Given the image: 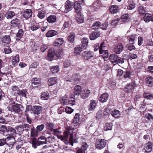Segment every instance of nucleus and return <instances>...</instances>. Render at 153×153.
I'll use <instances>...</instances> for the list:
<instances>
[{
    "mask_svg": "<svg viewBox=\"0 0 153 153\" xmlns=\"http://www.w3.org/2000/svg\"><path fill=\"white\" fill-rule=\"evenodd\" d=\"M79 114L78 113L75 114L72 124L75 126L74 128L76 129L78 127L79 121Z\"/></svg>",
    "mask_w": 153,
    "mask_h": 153,
    "instance_id": "11",
    "label": "nucleus"
},
{
    "mask_svg": "<svg viewBox=\"0 0 153 153\" xmlns=\"http://www.w3.org/2000/svg\"><path fill=\"white\" fill-rule=\"evenodd\" d=\"M110 113L111 115L115 118L118 117L120 115V111L117 109H115L113 111H111Z\"/></svg>",
    "mask_w": 153,
    "mask_h": 153,
    "instance_id": "33",
    "label": "nucleus"
},
{
    "mask_svg": "<svg viewBox=\"0 0 153 153\" xmlns=\"http://www.w3.org/2000/svg\"><path fill=\"white\" fill-rule=\"evenodd\" d=\"M109 58L112 62H116L117 59H118V57L116 55L112 54L110 56Z\"/></svg>",
    "mask_w": 153,
    "mask_h": 153,
    "instance_id": "54",
    "label": "nucleus"
},
{
    "mask_svg": "<svg viewBox=\"0 0 153 153\" xmlns=\"http://www.w3.org/2000/svg\"><path fill=\"white\" fill-rule=\"evenodd\" d=\"M47 140L46 137L43 136H41L38 140V146L47 144Z\"/></svg>",
    "mask_w": 153,
    "mask_h": 153,
    "instance_id": "18",
    "label": "nucleus"
},
{
    "mask_svg": "<svg viewBox=\"0 0 153 153\" xmlns=\"http://www.w3.org/2000/svg\"><path fill=\"white\" fill-rule=\"evenodd\" d=\"M88 147V145L86 143H84L82 144L81 149L84 152V153H85V151L87 150Z\"/></svg>",
    "mask_w": 153,
    "mask_h": 153,
    "instance_id": "61",
    "label": "nucleus"
},
{
    "mask_svg": "<svg viewBox=\"0 0 153 153\" xmlns=\"http://www.w3.org/2000/svg\"><path fill=\"white\" fill-rule=\"evenodd\" d=\"M15 15V13L13 11L9 10L5 14L6 18L8 19H11Z\"/></svg>",
    "mask_w": 153,
    "mask_h": 153,
    "instance_id": "27",
    "label": "nucleus"
},
{
    "mask_svg": "<svg viewBox=\"0 0 153 153\" xmlns=\"http://www.w3.org/2000/svg\"><path fill=\"white\" fill-rule=\"evenodd\" d=\"M85 49L81 45H77L75 48L74 54L76 55H78L81 52Z\"/></svg>",
    "mask_w": 153,
    "mask_h": 153,
    "instance_id": "10",
    "label": "nucleus"
},
{
    "mask_svg": "<svg viewBox=\"0 0 153 153\" xmlns=\"http://www.w3.org/2000/svg\"><path fill=\"white\" fill-rule=\"evenodd\" d=\"M56 50L53 48L50 49L48 51V57L50 60L53 58L54 56H56Z\"/></svg>",
    "mask_w": 153,
    "mask_h": 153,
    "instance_id": "20",
    "label": "nucleus"
},
{
    "mask_svg": "<svg viewBox=\"0 0 153 153\" xmlns=\"http://www.w3.org/2000/svg\"><path fill=\"white\" fill-rule=\"evenodd\" d=\"M71 65V62L70 60H66L64 62V68L69 67Z\"/></svg>",
    "mask_w": 153,
    "mask_h": 153,
    "instance_id": "62",
    "label": "nucleus"
},
{
    "mask_svg": "<svg viewBox=\"0 0 153 153\" xmlns=\"http://www.w3.org/2000/svg\"><path fill=\"white\" fill-rule=\"evenodd\" d=\"M62 51V49L61 48H59L57 50H56V56L57 57H60L63 53Z\"/></svg>",
    "mask_w": 153,
    "mask_h": 153,
    "instance_id": "49",
    "label": "nucleus"
},
{
    "mask_svg": "<svg viewBox=\"0 0 153 153\" xmlns=\"http://www.w3.org/2000/svg\"><path fill=\"white\" fill-rule=\"evenodd\" d=\"M75 36V34L74 33H71L68 36V41L70 42H73L74 40Z\"/></svg>",
    "mask_w": 153,
    "mask_h": 153,
    "instance_id": "45",
    "label": "nucleus"
},
{
    "mask_svg": "<svg viewBox=\"0 0 153 153\" xmlns=\"http://www.w3.org/2000/svg\"><path fill=\"white\" fill-rule=\"evenodd\" d=\"M65 112L66 113L70 114L74 111V109L69 107H66L65 109Z\"/></svg>",
    "mask_w": 153,
    "mask_h": 153,
    "instance_id": "64",
    "label": "nucleus"
},
{
    "mask_svg": "<svg viewBox=\"0 0 153 153\" xmlns=\"http://www.w3.org/2000/svg\"><path fill=\"white\" fill-rule=\"evenodd\" d=\"M58 34V32L56 30H51L48 31L46 33V35L47 37H51Z\"/></svg>",
    "mask_w": 153,
    "mask_h": 153,
    "instance_id": "26",
    "label": "nucleus"
},
{
    "mask_svg": "<svg viewBox=\"0 0 153 153\" xmlns=\"http://www.w3.org/2000/svg\"><path fill=\"white\" fill-rule=\"evenodd\" d=\"M90 93V91L88 89L82 90L80 94L81 97L85 99L89 96Z\"/></svg>",
    "mask_w": 153,
    "mask_h": 153,
    "instance_id": "7",
    "label": "nucleus"
},
{
    "mask_svg": "<svg viewBox=\"0 0 153 153\" xmlns=\"http://www.w3.org/2000/svg\"><path fill=\"white\" fill-rule=\"evenodd\" d=\"M138 12L141 15H143L145 13L146 11L143 6L141 5L139 6Z\"/></svg>",
    "mask_w": 153,
    "mask_h": 153,
    "instance_id": "57",
    "label": "nucleus"
},
{
    "mask_svg": "<svg viewBox=\"0 0 153 153\" xmlns=\"http://www.w3.org/2000/svg\"><path fill=\"white\" fill-rule=\"evenodd\" d=\"M152 15L150 14L146 13L143 17V19L146 22L148 23L149 22L152 21Z\"/></svg>",
    "mask_w": 153,
    "mask_h": 153,
    "instance_id": "34",
    "label": "nucleus"
},
{
    "mask_svg": "<svg viewBox=\"0 0 153 153\" xmlns=\"http://www.w3.org/2000/svg\"><path fill=\"white\" fill-rule=\"evenodd\" d=\"M136 35L134 34L131 35L129 37V40L130 44H133L135 38H136Z\"/></svg>",
    "mask_w": 153,
    "mask_h": 153,
    "instance_id": "56",
    "label": "nucleus"
},
{
    "mask_svg": "<svg viewBox=\"0 0 153 153\" xmlns=\"http://www.w3.org/2000/svg\"><path fill=\"white\" fill-rule=\"evenodd\" d=\"M82 56L83 59L88 60L93 57L92 53L89 51H86L82 52Z\"/></svg>",
    "mask_w": 153,
    "mask_h": 153,
    "instance_id": "6",
    "label": "nucleus"
},
{
    "mask_svg": "<svg viewBox=\"0 0 153 153\" xmlns=\"http://www.w3.org/2000/svg\"><path fill=\"white\" fill-rule=\"evenodd\" d=\"M22 108V105L19 104H15L14 102L13 103V105L11 106H8L7 108L9 111L11 112H19L21 110Z\"/></svg>",
    "mask_w": 153,
    "mask_h": 153,
    "instance_id": "3",
    "label": "nucleus"
},
{
    "mask_svg": "<svg viewBox=\"0 0 153 153\" xmlns=\"http://www.w3.org/2000/svg\"><path fill=\"white\" fill-rule=\"evenodd\" d=\"M19 90V87L16 86H14L12 88L13 92V93L15 95L18 94Z\"/></svg>",
    "mask_w": 153,
    "mask_h": 153,
    "instance_id": "59",
    "label": "nucleus"
},
{
    "mask_svg": "<svg viewBox=\"0 0 153 153\" xmlns=\"http://www.w3.org/2000/svg\"><path fill=\"white\" fill-rule=\"evenodd\" d=\"M108 97V94L106 93H104L100 96L99 98V100L102 102H104L107 101Z\"/></svg>",
    "mask_w": 153,
    "mask_h": 153,
    "instance_id": "17",
    "label": "nucleus"
},
{
    "mask_svg": "<svg viewBox=\"0 0 153 153\" xmlns=\"http://www.w3.org/2000/svg\"><path fill=\"white\" fill-rule=\"evenodd\" d=\"M7 137L5 139L7 141L10 140H13V143H15L16 140H15V137H16V134H9L7 135Z\"/></svg>",
    "mask_w": 153,
    "mask_h": 153,
    "instance_id": "35",
    "label": "nucleus"
},
{
    "mask_svg": "<svg viewBox=\"0 0 153 153\" xmlns=\"http://www.w3.org/2000/svg\"><path fill=\"white\" fill-rule=\"evenodd\" d=\"M106 142L103 139H99L97 141V143L95 145L96 148L101 149L104 148L105 146Z\"/></svg>",
    "mask_w": 153,
    "mask_h": 153,
    "instance_id": "4",
    "label": "nucleus"
},
{
    "mask_svg": "<svg viewBox=\"0 0 153 153\" xmlns=\"http://www.w3.org/2000/svg\"><path fill=\"white\" fill-rule=\"evenodd\" d=\"M57 80L56 77H52L49 78L48 80V85L49 86H51L56 84Z\"/></svg>",
    "mask_w": 153,
    "mask_h": 153,
    "instance_id": "31",
    "label": "nucleus"
},
{
    "mask_svg": "<svg viewBox=\"0 0 153 153\" xmlns=\"http://www.w3.org/2000/svg\"><path fill=\"white\" fill-rule=\"evenodd\" d=\"M49 94L47 92H43L41 95V98L43 100H46L49 98Z\"/></svg>",
    "mask_w": 153,
    "mask_h": 153,
    "instance_id": "43",
    "label": "nucleus"
},
{
    "mask_svg": "<svg viewBox=\"0 0 153 153\" xmlns=\"http://www.w3.org/2000/svg\"><path fill=\"white\" fill-rule=\"evenodd\" d=\"M16 129L18 132V133L19 134H21L24 130V127L21 126L18 127Z\"/></svg>",
    "mask_w": 153,
    "mask_h": 153,
    "instance_id": "63",
    "label": "nucleus"
},
{
    "mask_svg": "<svg viewBox=\"0 0 153 153\" xmlns=\"http://www.w3.org/2000/svg\"><path fill=\"white\" fill-rule=\"evenodd\" d=\"M31 110L33 114H38L41 112L42 108L40 106H34L32 107Z\"/></svg>",
    "mask_w": 153,
    "mask_h": 153,
    "instance_id": "9",
    "label": "nucleus"
},
{
    "mask_svg": "<svg viewBox=\"0 0 153 153\" xmlns=\"http://www.w3.org/2000/svg\"><path fill=\"white\" fill-rule=\"evenodd\" d=\"M19 61V56L17 55L12 58L11 62L12 65L14 66H16Z\"/></svg>",
    "mask_w": 153,
    "mask_h": 153,
    "instance_id": "21",
    "label": "nucleus"
},
{
    "mask_svg": "<svg viewBox=\"0 0 153 153\" xmlns=\"http://www.w3.org/2000/svg\"><path fill=\"white\" fill-rule=\"evenodd\" d=\"M38 17L41 19H42L45 17V12L44 10H41L38 11Z\"/></svg>",
    "mask_w": 153,
    "mask_h": 153,
    "instance_id": "53",
    "label": "nucleus"
},
{
    "mask_svg": "<svg viewBox=\"0 0 153 153\" xmlns=\"http://www.w3.org/2000/svg\"><path fill=\"white\" fill-rule=\"evenodd\" d=\"M113 124L112 123H107L105 124L104 127V130L105 131L111 130L112 129Z\"/></svg>",
    "mask_w": 153,
    "mask_h": 153,
    "instance_id": "40",
    "label": "nucleus"
},
{
    "mask_svg": "<svg viewBox=\"0 0 153 153\" xmlns=\"http://www.w3.org/2000/svg\"><path fill=\"white\" fill-rule=\"evenodd\" d=\"M82 44L81 45L85 49H86L88 42V39L87 38H82Z\"/></svg>",
    "mask_w": 153,
    "mask_h": 153,
    "instance_id": "38",
    "label": "nucleus"
},
{
    "mask_svg": "<svg viewBox=\"0 0 153 153\" xmlns=\"http://www.w3.org/2000/svg\"><path fill=\"white\" fill-rule=\"evenodd\" d=\"M31 130L30 136L31 137H34L38 136V131L37 130L34 128H32L31 129Z\"/></svg>",
    "mask_w": 153,
    "mask_h": 153,
    "instance_id": "39",
    "label": "nucleus"
},
{
    "mask_svg": "<svg viewBox=\"0 0 153 153\" xmlns=\"http://www.w3.org/2000/svg\"><path fill=\"white\" fill-rule=\"evenodd\" d=\"M23 34V31L22 29H20L16 35V40H19L22 37Z\"/></svg>",
    "mask_w": 153,
    "mask_h": 153,
    "instance_id": "44",
    "label": "nucleus"
},
{
    "mask_svg": "<svg viewBox=\"0 0 153 153\" xmlns=\"http://www.w3.org/2000/svg\"><path fill=\"white\" fill-rule=\"evenodd\" d=\"M73 128L70 126H67L66 128V130L64 132V136L57 135V137L59 139L62 140H65L67 138L68 135H70V141L72 143H76L77 140H74L73 138Z\"/></svg>",
    "mask_w": 153,
    "mask_h": 153,
    "instance_id": "1",
    "label": "nucleus"
},
{
    "mask_svg": "<svg viewBox=\"0 0 153 153\" xmlns=\"http://www.w3.org/2000/svg\"><path fill=\"white\" fill-rule=\"evenodd\" d=\"M68 97L66 95L63 97L61 100H60L62 104L63 105H66L68 102Z\"/></svg>",
    "mask_w": 153,
    "mask_h": 153,
    "instance_id": "52",
    "label": "nucleus"
},
{
    "mask_svg": "<svg viewBox=\"0 0 153 153\" xmlns=\"http://www.w3.org/2000/svg\"><path fill=\"white\" fill-rule=\"evenodd\" d=\"M64 42L62 38H57L53 43V45L54 46H58L62 45Z\"/></svg>",
    "mask_w": 153,
    "mask_h": 153,
    "instance_id": "25",
    "label": "nucleus"
},
{
    "mask_svg": "<svg viewBox=\"0 0 153 153\" xmlns=\"http://www.w3.org/2000/svg\"><path fill=\"white\" fill-rule=\"evenodd\" d=\"M100 26L101 23L99 22H95L92 25V28L93 29H95Z\"/></svg>",
    "mask_w": 153,
    "mask_h": 153,
    "instance_id": "60",
    "label": "nucleus"
},
{
    "mask_svg": "<svg viewBox=\"0 0 153 153\" xmlns=\"http://www.w3.org/2000/svg\"><path fill=\"white\" fill-rule=\"evenodd\" d=\"M110 11L111 13H115L119 10L118 6L116 5L111 6L109 7Z\"/></svg>",
    "mask_w": 153,
    "mask_h": 153,
    "instance_id": "29",
    "label": "nucleus"
},
{
    "mask_svg": "<svg viewBox=\"0 0 153 153\" xmlns=\"http://www.w3.org/2000/svg\"><path fill=\"white\" fill-rule=\"evenodd\" d=\"M135 5L133 1L130 0L128 1V4L127 6V9L130 10L133 9L135 7Z\"/></svg>",
    "mask_w": 153,
    "mask_h": 153,
    "instance_id": "41",
    "label": "nucleus"
},
{
    "mask_svg": "<svg viewBox=\"0 0 153 153\" xmlns=\"http://www.w3.org/2000/svg\"><path fill=\"white\" fill-rule=\"evenodd\" d=\"M100 35V33L99 32H93L91 33L89 38L91 40H94L99 37Z\"/></svg>",
    "mask_w": 153,
    "mask_h": 153,
    "instance_id": "22",
    "label": "nucleus"
},
{
    "mask_svg": "<svg viewBox=\"0 0 153 153\" xmlns=\"http://www.w3.org/2000/svg\"><path fill=\"white\" fill-rule=\"evenodd\" d=\"M72 78L73 79V82L75 84L78 83L80 81V76L77 74L73 76Z\"/></svg>",
    "mask_w": 153,
    "mask_h": 153,
    "instance_id": "42",
    "label": "nucleus"
},
{
    "mask_svg": "<svg viewBox=\"0 0 153 153\" xmlns=\"http://www.w3.org/2000/svg\"><path fill=\"white\" fill-rule=\"evenodd\" d=\"M137 86V85L134 81L132 82L131 83H129L126 85L125 88L126 89L128 90V91H131L135 87Z\"/></svg>",
    "mask_w": 153,
    "mask_h": 153,
    "instance_id": "14",
    "label": "nucleus"
},
{
    "mask_svg": "<svg viewBox=\"0 0 153 153\" xmlns=\"http://www.w3.org/2000/svg\"><path fill=\"white\" fill-rule=\"evenodd\" d=\"M146 152H151L152 149V144L151 143H146L144 149Z\"/></svg>",
    "mask_w": 153,
    "mask_h": 153,
    "instance_id": "28",
    "label": "nucleus"
},
{
    "mask_svg": "<svg viewBox=\"0 0 153 153\" xmlns=\"http://www.w3.org/2000/svg\"><path fill=\"white\" fill-rule=\"evenodd\" d=\"M51 71L53 74L57 73L59 71V68L58 66L56 65L55 66H53L51 67Z\"/></svg>",
    "mask_w": 153,
    "mask_h": 153,
    "instance_id": "51",
    "label": "nucleus"
},
{
    "mask_svg": "<svg viewBox=\"0 0 153 153\" xmlns=\"http://www.w3.org/2000/svg\"><path fill=\"white\" fill-rule=\"evenodd\" d=\"M74 8L76 13L80 12L81 8L79 4L76 1L74 2Z\"/></svg>",
    "mask_w": 153,
    "mask_h": 153,
    "instance_id": "32",
    "label": "nucleus"
},
{
    "mask_svg": "<svg viewBox=\"0 0 153 153\" xmlns=\"http://www.w3.org/2000/svg\"><path fill=\"white\" fill-rule=\"evenodd\" d=\"M146 83L147 85L150 86H152L153 85V78L150 76H147L146 79Z\"/></svg>",
    "mask_w": 153,
    "mask_h": 153,
    "instance_id": "30",
    "label": "nucleus"
},
{
    "mask_svg": "<svg viewBox=\"0 0 153 153\" xmlns=\"http://www.w3.org/2000/svg\"><path fill=\"white\" fill-rule=\"evenodd\" d=\"M32 10L30 9H27L24 12L23 16L26 19H28L32 16Z\"/></svg>",
    "mask_w": 153,
    "mask_h": 153,
    "instance_id": "16",
    "label": "nucleus"
},
{
    "mask_svg": "<svg viewBox=\"0 0 153 153\" xmlns=\"http://www.w3.org/2000/svg\"><path fill=\"white\" fill-rule=\"evenodd\" d=\"M143 97L147 99H153V94L149 93H144L143 94Z\"/></svg>",
    "mask_w": 153,
    "mask_h": 153,
    "instance_id": "46",
    "label": "nucleus"
},
{
    "mask_svg": "<svg viewBox=\"0 0 153 153\" xmlns=\"http://www.w3.org/2000/svg\"><path fill=\"white\" fill-rule=\"evenodd\" d=\"M56 20V17L54 15H51L48 16L47 20L49 23H52L54 22Z\"/></svg>",
    "mask_w": 153,
    "mask_h": 153,
    "instance_id": "36",
    "label": "nucleus"
},
{
    "mask_svg": "<svg viewBox=\"0 0 153 153\" xmlns=\"http://www.w3.org/2000/svg\"><path fill=\"white\" fill-rule=\"evenodd\" d=\"M2 40V42L4 43H9L10 41V39L9 36L5 35L3 37Z\"/></svg>",
    "mask_w": 153,
    "mask_h": 153,
    "instance_id": "50",
    "label": "nucleus"
},
{
    "mask_svg": "<svg viewBox=\"0 0 153 153\" xmlns=\"http://www.w3.org/2000/svg\"><path fill=\"white\" fill-rule=\"evenodd\" d=\"M120 20V18L118 17L115 18L114 19L112 20L111 22V24L112 26H115L118 24Z\"/></svg>",
    "mask_w": 153,
    "mask_h": 153,
    "instance_id": "48",
    "label": "nucleus"
},
{
    "mask_svg": "<svg viewBox=\"0 0 153 153\" xmlns=\"http://www.w3.org/2000/svg\"><path fill=\"white\" fill-rule=\"evenodd\" d=\"M82 91L81 86L79 85H76L74 89V94L75 95L79 96L81 93Z\"/></svg>",
    "mask_w": 153,
    "mask_h": 153,
    "instance_id": "23",
    "label": "nucleus"
},
{
    "mask_svg": "<svg viewBox=\"0 0 153 153\" xmlns=\"http://www.w3.org/2000/svg\"><path fill=\"white\" fill-rule=\"evenodd\" d=\"M27 92L25 89H23L19 91L18 93V94L20 95L21 96L26 97V94Z\"/></svg>",
    "mask_w": 153,
    "mask_h": 153,
    "instance_id": "55",
    "label": "nucleus"
},
{
    "mask_svg": "<svg viewBox=\"0 0 153 153\" xmlns=\"http://www.w3.org/2000/svg\"><path fill=\"white\" fill-rule=\"evenodd\" d=\"M32 146L34 149L36 148L37 145H38V142H37V140L35 138L33 137L32 138Z\"/></svg>",
    "mask_w": 153,
    "mask_h": 153,
    "instance_id": "58",
    "label": "nucleus"
},
{
    "mask_svg": "<svg viewBox=\"0 0 153 153\" xmlns=\"http://www.w3.org/2000/svg\"><path fill=\"white\" fill-rule=\"evenodd\" d=\"M120 20H121L123 22H125L127 21L129 19V17L128 14H125L123 15L120 18Z\"/></svg>",
    "mask_w": 153,
    "mask_h": 153,
    "instance_id": "37",
    "label": "nucleus"
},
{
    "mask_svg": "<svg viewBox=\"0 0 153 153\" xmlns=\"http://www.w3.org/2000/svg\"><path fill=\"white\" fill-rule=\"evenodd\" d=\"M45 125L47 129V134H51V132L53 131L54 127V124L53 123L47 122Z\"/></svg>",
    "mask_w": 153,
    "mask_h": 153,
    "instance_id": "5",
    "label": "nucleus"
},
{
    "mask_svg": "<svg viewBox=\"0 0 153 153\" xmlns=\"http://www.w3.org/2000/svg\"><path fill=\"white\" fill-rule=\"evenodd\" d=\"M100 54H102V56L103 58H107L108 57V51L106 50L99 51Z\"/></svg>",
    "mask_w": 153,
    "mask_h": 153,
    "instance_id": "47",
    "label": "nucleus"
},
{
    "mask_svg": "<svg viewBox=\"0 0 153 153\" xmlns=\"http://www.w3.org/2000/svg\"><path fill=\"white\" fill-rule=\"evenodd\" d=\"M20 23V20L17 19H15L12 20L10 22L11 26L14 27H16L17 28L19 27Z\"/></svg>",
    "mask_w": 153,
    "mask_h": 153,
    "instance_id": "15",
    "label": "nucleus"
},
{
    "mask_svg": "<svg viewBox=\"0 0 153 153\" xmlns=\"http://www.w3.org/2000/svg\"><path fill=\"white\" fill-rule=\"evenodd\" d=\"M32 83L33 85L38 86H40L41 84L40 79L39 78H33L32 80Z\"/></svg>",
    "mask_w": 153,
    "mask_h": 153,
    "instance_id": "24",
    "label": "nucleus"
},
{
    "mask_svg": "<svg viewBox=\"0 0 153 153\" xmlns=\"http://www.w3.org/2000/svg\"><path fill=\"white\" fill-rule=\"evenodd\" d=\"M97 103L96 100H92L90 101V103L88 106L89 111L93 110L96 107Z\"/></svg>",
    "mask_w": 153,
    "mask_h": 153,
    "instance_id": "13",
    "label": "nucleus"
},
{
    "mask_svg": "<svg viewBox=\"0 0 153 153\" xmlns=\"http://www.w3.org/2000/svg\"><path fill=\"white\" fill-rule=\"evenodd\" d=\"M43 23L41 22L36 24H32L30 27V29L33 31L36 30L43 25Z\"/></svg>",
    "mask_w": 153,
    "mask_h": 153,
    "instance_id": "19",
    "label": "nucleus"
},
{
    "mask_svg": "<svg viewBox=\"0 0 153 153\" xmlns=\"http://www.w3.org/2000/svg\"><path fill=\"white\" fill-rule=\"evenodd\" d=\"M123 49V46L121 44H119L115 46L114 51L116 54H119L121 52Z\"/></svg>",
    "mask_w": 153,
    "mask_h": 153,
    "instance_id": "12",
    "label": "nucleus"
},
{
    "mask_svg": "<svg viewBox=\"0 0 153 153\" xmlns=\"http://www.w3.org/2000/svg\"><path fill=\"white\" fill-rule=\"evenodd\" d=\"M73 3L69 0L67 1L64 4V6L61 8V11L67 13L70 11L73 8Z\"/></svg>",
    "mask_w": 153,
    "mask_h": 153,
    "instance_id": "2",
    "label": "nucleus"
},
{
    "mask_svg": "<svg viewBox=\"0 0 153 153\" xmlns=\"http://www.w3.org/2000/svg\"><path fill=\"white\" fill-rule=\"evenodd\" d=\"M76 20L78 24L82 23L84 22V18L81 12L76 13Z\"/></svg>",
    "mask_w": 153,
    "mask_h": 153,
    "instance_id": "8",
    "label": "nucleus"
}]
</instances>
